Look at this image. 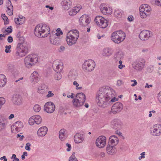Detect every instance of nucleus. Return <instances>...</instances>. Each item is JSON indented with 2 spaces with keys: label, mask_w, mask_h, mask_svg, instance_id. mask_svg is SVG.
I'll return each instance as SVG.
<instances>
[{
  "label": "nucleus",
  "mask_w": 161,
  "mask_h": 161,
  "mask_svg": "<svg viewBox=\"0 0 161 161\" xmlns=\"http://www.w3.org/2000/svg\"><path fill=\"white\" fill-rule=\"evenodd\" d=\"M22 133H20L19 134H17V135L16 137L17 138H19V140L20 141L23 140L24 139L25 137L23 135H21Z\"/></svg>",
  "instance_id": "47"
},
{
  "label": "nucleus",
  "mask_w": 161,
  "mask_h": 161,
  "mask_svg": "<svg viewBox=\"0 0 161 161\" xmlns=\"http://www.w3.org/2000/svg\"><path fill=\"white\" fill-rule=\"evenodd\" d=\"M40 78L39 74L36 71H34L30 77V82L32 85L37 83Z\"/></svg>",
  "instance_id": "18"
},
{
  "label": "nucleus",
  "mask_w": 161,
  "mask_h": 161,
  "mask_svg": "<svg viewBox=\"0 0 161 161\" xmlns=\"http://www.w3.org/2000/svg\"><path fill=\"white\" fill-rule=\"evenodd\" d=\"M75 153L73 152L69 159V161H78L77 159L75 156Z\"/></svg>",
  "instance_id": "41"
},
{
  "label": "nucleus",
  "mask_w": 161,
  "mask_h": 161,
  "mask_svg": "<svg viewBox=\"0 0 161 161\" xmlns=\"http://www.w3.org/2000/svg\"><path fill=\"white\" fill-rule=\"evenodd\" d=\"M125 37V33L121 31H116L111 34V40L115 43L117 44L123 41Z\"/></svg>",
  "instance_id": "6"
},
{
  "label": "nucleus",
  "mask_w": 161,
  "mask_h": 161,
  "mask_svg": "<svg viewBox=\"0 0 161 161\" xmlns=\"http://www.w3.org/2000/svg\"><path fill=\"white\" fill-rule=\"evenodd\" d=\"M121 151L124 152L126 151L128 149V147L127 146L123 145L120 147Z\"/></svg>",
  "instance_id": "51"
},
{
  "label": "nucleus",
  "mask_w": 161,
  "mask_h": 161,
  "mask_svg": "<svg viewBox=\"0 0 161 161\" xmlns=\"http://www.w3.org/2000/svg\"><path fill=\"white\" fill-rule=\"evenodd\" d=\"M95 66V62L92 59H88L85 61L82 65V69L84 71L87 72H90L93 71Z\"/></svg>",
  "instance_id": "9"
},
{
  "label": "nucleus",
  "mask_w": 161,
  "mask_h": 161,
  "mask_svg": "<svg viewBox=\"0 0 161 161\" xmlns=\"http://www.w3.org/2000/svg\"><path fill=\"white\" fill-rule=\"evenodd\" d=\"M153 33L148 30L142 31L139 34V37L142 41H146L152 36Z\"/></svg>",
  "instance_id": "14"
},
{
  "label": "nucleus",
  "mask_w": 161,
  "mask_h": 161,
  "mask_svg": "<svg viewBox=\"0 0 161 161\" xmlns=\"http://www.w3.org/2000/svg\"><path fill=\"white\" fill-rule=\"evenodd\" d=\"M131 82H134V83L131 85L132 86H134L137 84V83L136 80H131Z\"/></svg>",
  "instance_id": "58"
},
{
  "label": "nucleus",
  "mask_w": 161,
  "mask_h": 161,
  "mask_svg": "<svg viewBox=\"0 0 161 161\" xmlns=\"http://www.w3.org/2000/svg\"><path fill=\"white\" fill-rule=\"evenodd\" d=\"M67 131L65 129H61L59 132V139L61 141L64 140L67 137Z\"/></svg>",
  "instance_id": "29"
},
{
  "label": "nucleus",
  "mask_w": 161,
  "mask_h": 161,
  "mask_svg": "<svg viewBox=\"0 0 161 161\" xmlns=\"http://www.w3.org/2000/svg\"><path fill=\"white\" fill-rule=\"evenodd\" d=\"M73 85L75 86L76 90H80L82 88V86H79V84L76 81H74L73 82Z\"/></svg>",
  "instance_id": "46"
},
{
  "label": "nucleus",
  "mask_w": 161,
  "mask_h": 161,
  "mask_svg": "<svg viewBox=\"0 0 161 161\" xmlns=\"http://www.w3.org/2000/svg\"><path fill=\"white\" fill-rule=\"evenodd\" d=\"M158 97L159 102L160 103H161V91L158 94Z\"/></svg>",
  "instance_id": "60"
},
{
  "label": "nucleus",
  "mask_w": 161,
  "mask_h": 161,
  "mask_svg": "<svg viewBox=\"0 0 161 161\" xmlns=\"http://www.w3.org/2000/svg\"><path fill=\"white\" fill-rule=\"evenodd\" d=\"M1 17L4 20L5 24H7L8 23V19L4 14H2Z\"/></svg>",
  "instance_id": "44"
},
{
  "label": "nucleus",
  "mask_w": 161,
  "mask_h": 161,
  "mask_svg": "<svg viewBox=\"0 0 161 161\" xmlns=\"http://www.w3.org/2000/svg\"><path fill=\"white\" fill-rule=\"evenodd\" d=\"M8 42L9 43H11L13 41V39L11 36H9L7 39Z\"/></svg>",
  "instance_id": "61"
},
{
  "label": "nucleus",
  "mask_w": 161,
  "mask_h": 161,
  "mask_svg": "<svg viewBox=\"0 0 161 161\" xmlns=\"http://www.w3.org/2000/svg\"><path fill=\"white\" fill-rule=\"evenodd\" d=\"M12 32V27L10 26L6 29L3 33L5 34V35H8Z\"/></svg>",
  "instance_id": "40"
},
{
  "label": "nucleus",
  "mask_w": 161,
  "mask_h": 161,
  "mask_svg": "<svg viewBox=\"0 0 161 161\" xmlns=\"http://www.w3.org/2000/svg\"><path fill=\"white\" fill-rule=\"evenodd\" d=\"M123 12L121 10L116 9L114 12V15L116 18H120L122 17Z\"/></svg>",
  "instance_id": "32"
},
{
  "label": "nucleus",
  "mask_w": 161,
  "mask_h": 161,
  "mask_svg": "<svg viewBox=\"0 0 161 161\" xmlns=\"http://www.w3.org/2000/svg\"><path fill=\"white\" fill-rule=\"evenodd\" d=\"M109 142H109L108 144V145L107 146V147L106 148V150H107V153H108L109 154H111V149H110L111 147H110V146L109 144Z\"/></svg>",
  "instance_id": "53"
},
{
  "label": "nucleus",
  "mask_w": 161,
  "mask_h": 161,
  "mask_svg": "<svg viewBox=\"0 0 161 161\" xmlns=\"http://www.w3.org/2000/svg\"><path fill=\"white\" fill-rule=\"evenodd\" d=\"M128 20L130 21H132L133 20V17L131 15L129 16L128 17Z\"/></svg>",
  "instance_id": "63"
},
{
  "label": "nucleus",
  "mask_w": 161,
  "mask_h": 161,
  "mask_svg": "<svg viewBox=\"0 0 161 161\" xmlns=\"http://www.w3.org/2000/svg\"><path fill=\"white\" fill-rule=\"evenodd\" d=\"M96 100L97 105L103 107L111 102V88L108 86H104L99 88L97 92Z\"/></svg>",
  "instance_id": "1"
},
{
  "label": "nucleus",
  "mask_w": 161,
  "mask_h": 161,
  "mask_svg": "<svg viewBox=\"0 0 161 161\" xmlns=\"http://www.w3.org/2000/svg\"><path fill=\"white\" fill-rule=\"evenodd\" d=\"M86 100V96L82 92L77 93L76 97L73 100V106L76 108H80L84 104Z\"/></svg>",
  "instance_id": "4"
},
{
  "label": "nucleus",
  "mask_w": 161,
  "mask_h": 161,
  "mask_svg": "<svg viewBox=\"0 0 161 161\" xmlns=\"http://www.w3.org/2000/svg\"><path fill=\"white\" fill-rule=\"evenodd\" d=\"M85 135L83 134L79 133H76L74 137V141L81 140L83 141L84 140Z\"/></svg>",
  "instance_id": "34"
},
{
  "label": "nucleus",
  "mask_w": 161,
  "mask_h": 161,
  "mask_svg": "<svg viewBox=\"0 0 161 161\" xmlns=\"http://www.w3.org/2000/svg\"><path fill=\"white\" fill-rule=\"evenodd\" d=\"M100 8L101 11L105 15H109L110 14V10L109 7L104 6L103 5L101 4L100 6Z\"/></svg>",
  "instance_id": "26"
},
{
  "label": "nucleus",
  "mask_w": 161,
  "mask_h": 161,
  "mask_svg": "<svg viewBox=\"0 0 161 161\" xmlns=\"http://www.w3.org/2000/svg\"><path fill=\"white\" fill-rule=\"evenodd\" d=\"M110 51L111 50L109 48H105L103 50V55L106 56L110 55L111 54Z\"/></svg>",
  "instance_id": "39"
},
{
  "label": "nucleus",
  "mask_w": 161,
  "mask_h": 161,
  "mask_svg": "<svg viewBox=\"0 0 161 161\" xmlns=\"http://www.w3.org/2000/svg\"><path fill=\"white\" fill-rule=\"evenodd\" d=\"M106 144V142H96V145L99 148L103 147Z\"/></svg>",
  "instance_id": "38"
},
{
  "label": "nucleus",
  "mask_w": 161,
  "mask_h": 161,
  "mask_svg": "<svg viewBox=\"0 0 161 161\" xmlns=\"http://www.w3.org/2000/svg\"><path fill=\"white\" fill-rule=\"evenodd\" d=\"M119 68L120 69H122L123 68H124L125 67V65L122 64V62L121 60H119Z\"/></svg>",
  "instance_id": "55"
},
{
  "label": "nucleus",
  "mask_w": 161,
  "mask_h": 161,
  "mask_svg": "<svg viewBox=\"0 0 161 161\" xmlns=\"http://www.w3.org/2000/svg\"><path fill=\"white\" fill-rule=\"evenodd\" d=\"M54 94L52 93V91H49L48 92V94L46 95V97L47 98L52 97L54 96Z\"/></svg>",
  "instance_id": "56"
},
{
  "label": "nucleus",
  "mask_w": 161,
  "mask_h": 161,
  "mask_svg": "<svg viewBox=\"0 0 161 161\" xmlns=\"http://www.w3.org/2000/svg\"><path fill=\"white\" fill-rule=\"evenodd\" d=\"M24 125L23 123L18 121L14 123L11 126V130L12 132L15 133L20 131L23 128Z\"/></svg>",
  "instance_id": "17"
},
{
  "label": "nucleus",
  "mask_w": 161,
  "mask_h": 161,
  "mask_svg": "<svg viewBox=\"0 0 161 161\" xmlns=\"http://www.w3.org/2000/svg\"><path fill=\"white\" fill-rule=\"evenodd\" d=\"M123 125V123L120 119L115 118L112 121L111 127L115 130H120Z\"/></svg>",
  "instance_id": "16"
},
{
  "label": "nucleus",
  "mask_w": 161,
  "mask_h": 161,
  "mask_svg": "<svg viewBox=\"0 0 161 161\" xmlns=\"http://www.w3.org/2000/svg\"><path fill=\"white\" fill-rule=\"evenodd\" d=\"M72 3L70 0H63L61 4L63 8L66 10H68L71 7Z\"/></svg>",
  "instance_id": "24"
},
{
  "label": "nucleus",
  "mask_w": 161,
  "mask_h": 161,
  "mask_svg": "<svg viewBox=\"0 0 161 161\" xmlns=\"http://www.w3.org/2000/svg\"><path fill=\"white\" fill-rule=\"evenodd\" d=\"M13 103L15 105H20L23 103V99L22 97L19 94H14L12 98Z\"/></svg>",
  "instance_id": "22"
},
{
  "label": "nucleus",
  "mask_w": 161,
  "mask_h": 161,
  "mask_svg": "<svg viewBox=\"0 0 161 161\" xmlns=\"http://www.w3.org/2000/svg\"><path fill=\"white\" fill-rule=\"evenodd\" d=\"M106 138L104 136H99L96 139V141H106Z\"/></svg>",
  "instance_id": "45"
},
{
  "label": "nucleus",
  "mask_w": 161,
  "mask_h": 161,
  "mask_svg": "<svg viewBox=\"0 0 161 161\" xmlns=\"http://www.w3.org/2000/svg\"><path fill=\"white\" fill-rule=\"evenodd\" d=\"M27 52V47L22 43H18L16 50L15 55L20 57L24 56Z\"/></svg>",
  "instance_id": "11"
},
{
  "label": "nucleus",
  "mask_w": 161,
  "mask_h": 161,
  "mask_svg": "<svg viewBox=\"0 0 161 161\" xmlns=\"http://www.w3.org/2000/svg\"><path fill=\"white\" fill-rule=\"evenodd\" d=\"M47 128L46 126H43L39 128L37 131V134L39 137L44 136L47 133Z\"/></svg>",
  "instance_id": "23"
},
{
  "label": "nucleus",
  "mask_w": 161,
  "mask_h": 161,
  "mask_svg": "<svg viewBox=\"0 0 161 161\" xmlns=\"http://www.w3.org/2000/svg\"><path fill=\"white\" fill-rule=\"evenodd\" d=\"M33 117L35 120V123L37 125H39L42 122V118L40 115H34Z\"/></svg>",
  "instance_id": "37"
},
{
  "label": "nucleus",
  "mask_w": 161,
  "mask_h": 161,
  "mask_svg": "<svg viewBox=\"0 0 161 161\" xmlns=\"http://www.w3.org/2000/svg\"><path fill=\"white\" fill-rule=\"evenodd\" d=\"M82 6H79L74 7L69 11V14L71 16L75 15L81 9Z\"/></svg>",
  "instance_id": "25"
},
{
  "label": "nucleus",
  "mask_w": 161,
  "mask_h": 161,
  "mask_svg": "<svg viewBox=\"0 0 161 161\" xmlns=\"http://www.w3.org/2000/svg\"><path fill=\"white\" fill-rule=\"evenodd\" d=\"M63 34L62 31H57L56 32L52 33L50 36V43L54 45H58L59 43L61 36Z\"/></svg>",
  "instance_id": "10"
},
{
  "label": "nucleus",
  "mask_w": 161,
  "mask_h": 161,
  "mask_svg": "<svg viewBox=\"0 0 161 161\" xmlns=\"http://www.w3.org/2000/svg\"><path fill=\"white\" fill-rule=\"evenodd\" d=\"M47 87L45 84H41L38 86L37 92L38 93L43 94L47 92Z\"/></svg>",
  "instance_id": "28"
},
{
  "label": "nucleus",
  "mask_w": 161,
  "mask_h": 161,
  "mask_svg": "<svg viewBox=\"0 0 161 161\" xmlns=\"http://www.w3.org/2000/svg\"><path fill=\"white\" fill-rule=\"evenodd\" d=\"M123 108V105L122 103L117 102L114 104L111 107V113L115 114L120 112Z\"/></svg>",
  "instance_id": "21"
},
{
  "label": "nucleus",
  "mask_w": 161,
  "mask_h": 161,
  "mask_svg": "<svg viewBox=\"0 0 161 161\" xmlns=\"http://www.w3.org/2000/svg\"><path fill=\"white\" fill-rule=\"evenodd\" d=\"M150 133L153 136H160L161 134V125L157 124L151 127L150 128Z\"/></svg>",
  "instance_id": "13"
},
{
  "label": "nucleus",
  "mask_w": 161,
  "mask_h": 161,
  "mask_svg": "<svg viewBox=\"0 0 161 161\" xmlns=\"http://www.w3.org/2000/svg\"><path fill=\"white\" fill-rule=\"evenodd\" d=\"M54 77L55 80H60L62 78L61 74L59 72H57L55 74Z\"/></svg>",
  "instance_id": "43"
},
{
  "label": "nucleus",
  "mask_w": 161,
  "mask_h": 161,
  "mask_svg": "<svg viewBox=\"0 0 161 161\" xmlns=\"http://www.w3.org/2000/svg\"><path fill=\"white\" fill-rule=\"evenodd\" d=\"M38 57L36 54L29 55L25 58L24 63L25 66L31 68L35 65L38 62Z\"/></svg>",
  "instance_id": "5"
},
{
  "label": "nucleus",
  "mask_w": 161,
  "mask_h": 161,
  "mask_svg": "<svg viewBox=\"0 0 161 161\" xmlns=\"http://www.w3.org/2000/svg\"><path fill=\"white\" fill-rule=\"evenodd\" d=\"M7 83L6 76L3 75H0V87L4 86Z\"/></svg>",
  "instance_id": "31"
},
{
  "label": "nucleus",
  "mask_w": 161,
  "mask_h": 161,
  "mask_svg": "<svg viewBox=\"0 0 161 161\" xmlns=\"http://www.w3.org/2000/svg\"><path fill=\"white\" fill-rule=\"evenodd\" d=\"M6 102L5 98L3 97H0V104L3 105Z\"/></svg>",
  "instance_id": "52"
},
{
  "label": "nucleus",
  "mask_w": 161,
  "mask_h": 161,
  "mask_svg": "<svg viewBox=\"0 0 161 161\" xmlns=\"http://www.w3.org/2000/svg\"><path fill=\"white\" fill-rule=\"evenodd\" d=\"M117 97V95H114V97L111 96V102H114L118 101L119 99V98Z\"/></svg>",
  "instance_id": "50"
},
{
  "label": "nucleus",
  "mask_w": 161,
  "mask_h": 161,
  "mask_svg": "<svg viewBox=\"0 0 161 161\" xmlns=\"http://www.w3.org/2000/svg\"><path fill=\"white\" fill-rule=\"evenodd\" d=\"M31 144L29 142L27 143L26 144L25 149L27 151H30L31 150L30 147L31 146Z\"/></svg>",
  "instance_id": "54"
},
{
  "label": "nucleus",
  "mask_w": 161,
  "mask_h": 161,
  "mask_svg": "<svg viewBox=\"0 0 161 161\" xmlns=\"http://www.w3.org/2000/svg\"><path fill=\"white\" fill-rule=\"evenodd\" d=\"M54 104L51 102H48L45 103L44 106V110L47 113H52L55 110Z\"/></svg>",
  "instance_id": "19"
},
{
  "label": "nucleus",
  "mask_w": 161,
  "mask_h": 161,
  "mask_svg": "<svg viewBox=\"0 0 161 161\" xmlns=\"http://www.w3.org/2000/svg\"><path fill=\"white\" fill-rule=\"evenodd\" d=\"M8 1L10 2V5L7 7V12L8 15L11 16L13 14V7L10 0H8Z\"/></svg>",
  "instance_id": "36"
},
{
  "label": "nucleus",
  "mask_w": 161,
  "mask_h": 161,
  "mask_svg": "<svg viewBox=\"0 0 161 161\" xmlns=\"http://www.w3.org/2000/svg\"><path fill=\"white\" fill-rule=\"evenodd\" d=\"M34 33L38 37H46L50 34V29L49 26L46 24H38L35 27Z\"/></svg>",
  "instance_id": "2"
},
{
  "label": "nucleus",
  "mask_w": 161,
  "mask_h": 161,
  "mask_svg": "<svg viewBox=\"0 0 161 161\" xmlns=\"http://www.w3.org/2000/svg\"><path fill=\"white\" fill-rule=\"evenodd\" d=\"M122 84V81L121 80H118L117 82V85L118 86H120Z\"/></svg>",
  "instance_id": "64"
},
{
  "label": "nucleus",
  "mask_w": 161,
  "mask_h": 161,
  "mask_svg": "<svg viewBox=\"0 0 161 161\" xmlns=\"http://www.w3.org/2000/svg\"><path fill=\"white\" fill-rule=\"evenodd\" d=\"M123 57V54L121 51H119L116 52L114 56V59L116 61H118L122 58Z\"/></svg>",
  "instance_id": "30"
},
{
  "label": "nucleus",
  "mask_w": 161,
  "mask_h": 161,
  "mask_svg": "<svg viewBox=\"0 0 161 161\" xmlns=\"http://www.w3.org/2000/svg\"><path fill=\"white\" fill-rule=\"evenodd\" d=\"M145 60L142 58H139L134 61L132 64L133 68L138 71H142L144 69Z\"/></svg>",
  "instance_id": "8"
},
{
  "label": "nucleus",
  "mask_w": 161,
  "mask_h": 161,
  "mask_svg": "<svg viewBox=\"0 0 161 161\" xmlns=\"http://www.w3.org/2000/svg\"><path fill=\"white\" fill-rule=\"evenodd\" d=\"M151 7L147 4H143L139 7L140 14L141 17L143 19L146 18L149 16L151 11Z\"/></svg>",
  "instance_id": "7"
},
{
  "label": "nucleus",
  "mask_w": 161,
  "mask_h": 161,
  "mask_svg": "<svg viewBox=\"0 0 161 161\" xmlns=\"http://www.w3.org/2000/svg\"><path fill=\"white\" fill-rule=\"evenodd\" d=\"M15 23L17 25H21L25 21V18L22 16H19V18L14 19Z\"/></svg>",
  "instance_id": "33"
},
{
  "label": "nucleus",
  "mask_w": 161,
  "mask_h": 161,
  "mask_svg": "<svg viewBox=\"0 0 161 161\" xmlns=\"http://www.w3.org/2000/svg\"><path fill=\"white\" fill-rule=\"evenodd\" d=\"M79 31L73 30L69 31L66 35V40L68 45L71 46L76 43L79 37Z\"/></svg>",
  "instance_id": "3"
},
{
  "label": "nucleus",
  "mask_w": 161,
  "mask_h": 161,
  "mask_svg": "<svg viewBox=\"0 0 161 161\" xmlns=\"http://www.w3.org/2000/svg\"><path fill=\"white\" fill-rule=\"evenodd\" d=\"M33 118V116H32L29 119V123L31 125H33L35 123V120Z\"/></svg>",
  "instance_id": "48"
},
{
  "label": "nucleus",
  "mask_w": 161,
  "mask_h": 161,
  "mask_svg": "<svg viewBox=\"0 0 161 161\" xmlns=\"http://www.w3.org/2000/svg\"><path fill=\"white\" fill-rule=\"evenodd\" d=\"M7 124V120L4 117H0V130L5 128Z\"/></svg>",
  "instance_id": "27"
},
{
  "label": "nucleus",
  "mask_w": 161,
  "mask_h": 161,
  "mask_svg": "<svg viewBox=\"0 0 161 161\" xmlns=\"http://www.w3.org/2000/svg\"><path fill=\"white\" fill-rule=\"evenodd\" d=\"M5 48L6 49L5 51L6 53H9L11 52V50H10L11 48V45H6L5 46Z\"/></svg>",
  "instance_id": "49"
},
{
  "label": "nucleus",
  "mask_w": 161,
  "mask_h": 161,
  "mask_svg": "<svg viewBox=\"0 0 161 161\" xmlns=\"http://www.w3.org/2000/svg\"><path fill=\"white\" fill-rule=\"evenodd\" d=\"M155 4L159 6H161V0H154Z\"/></svg>",
  "instance_id": "57"
},
{
  "label": "nucleus",
  "mask_w": 161,
  "mask_h": 161,
  "mask_svg": "<svg viewBox=\"0 0 161 161\" xmlns=\"http://www.w3.org/2000/svg\"><path fill=\"white\" fill-rule=\"evenodd\" d=\"M53 67L54 71L57 72H60L63 68L62 62L55 60L53 62Z\"/></svg>",
  "instance_id": "20"
},
{
  "label": "nucleus",
  "mask_w": 161,
  "mask_h": 161,
  "mask_svg": "<svg viewBox=\"0 0 161 161\" xmlns=\"http://www.w3.org/2000/svg\"><path fill=\"white\" fill-rule=\"evenodd\" d=\"M66 145L68 147L66 149L67 151L68 152H69V151H70V150H71V147L70 144L68 143H67L66 144Z\"/></svg>",
  "instance_id": "59"
},
{
  "label": "nucleus",
  "mask_w": 161,
  "mask_h": 161,
  "mask_svg": "<svg viewBox=\"0 0 161 161\" xmlns=\"http://www.w3.org/2000/svg\"><path fill=\"white\" fill-rule=\"evenodd\" d=\"M91 19L90 17L86 14L82 15L79 19V23L80 25L82 26H87L90 22Z\"/></svg>",
  "instance_id": "15"
},
{
  "label": "nucleus",
  "mask_w": 161,
  "mask_h": 161,
  "mask_svg": "<svg viewBox=\"0 0 161 161\" xmlns=\"http://www.w3.org/2000/svg\"><path fill=\"white\" fill-rule=\"evenodd\" d=\"M77 75V73L76 70H72L70 71L69 77V78L71 79L75 80Z\"/></svg>",
  "instance_id": "35"
},
{
  "label": "nucleus",
  "mask_w": 161,
  "mask_h": 161,
  "mask_svg": "<svg viewBox=\"0 0 161 161\" xmlns=\"http://www.w3.org/2000/svg\"><path fill=\"white\" fill-rule=\"evenodd\" d=\"M41 109L40 106L38 104H36L33 107V110L36 112H39Z\"/></svg>",
  "instance_id": "42"
},
{
  "label": "nucleus",
  "mask_w": 161,
  "mask_h": 161,
  "mask_svg": "<svg viewBox=\"0 0 161 161\" xmlns=\"http://www.w3.org/2000/svg\"><path fill=\"white\" fill-rule=\"evenodd\" d=\"M94 21L98 27L102 28H106L108 25V20L100 16H96L95 19Z\"/></svg>",
  "instance_id": "12"
},
{
  "label": "nucleus",
  "mask_w": 161,
  "mask_h": 161,
  "mask_svg": "<svg viewBox=\"0 0 161 161\" xmlns=\"http://www.w3.org/2000/svg\"><path fill=\"white\" fill-rule=\"evenodd\" d=\"M153 86V85H149L147 83H146V85L144 86L145 88H149L150 87H152Z\"/></svg>",
  "instance_id": "62"
}]
</instances>
